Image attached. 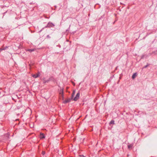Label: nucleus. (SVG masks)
<instances>
[{
  "label": "nucleus",
  "instance_id": "obj_17",
  "mask_svg": "<svg viewBox=\"0 0 157 157\" xmlns=\"http://www.w3.org/2000/svg\"><path fill=\"white\" fill-rule=\"evenodd\" d=\"M80 117H81V116H79V118H80Z\"/></svg>",
  "mask_w": 157,
  "mask_h": 157
},
{
  "label": "nucleus",
  "instance_id": "obj_10",
  "mask_svg": "<svg viewBox=\"0 0 157 157\" xmlns=\"http://www.w3.org/2000/svg\"><path fill=\"white\" fill-rule=\"evenodd\" d=\"M114 124V121L113 120H112L109 123V124Z\"/></svg>",
  "mask_w": 157,
  "mask_h": 157
},
{
  "label": "nucleus",
  "instance_id": "obj_3",
  "mask_svg": "<svg viewBox=\"0 0 157 157\" xmlns=\"http://www.w3.org/2000/svg\"><path fill=\"white\" fill-rule=\"evenodd\" d=\"M78 93L76 94V96L73 99L75 101H77L78 99Z\"/></svg>",
  "mask_w": 157,
  "mask_h": 157
},
{
  "label": "nucleus",
  "instance_id": "obj_9",
  "mask_svg": "<svg viewBox=\"0 0 157 157\" xmlns=\"http://www.w3.org/2000/svg\"><path fill=\"white\" fill-rule=\"evenodd\" d=\"M26 51H29V52H32L33 51H34V50L33 49H28L26 50Z\"/></svg>",
  "mask_w": 157,
  "mask_h": 157
},
{
  "label": "nucleus",
  "instance_id": "obj_14",
  "mask_svg": "<svg viewBox=\"0 0 157 157\" xmlns=\"http://www.w3.org/2000/svg\"><path fill=\"white\" fill-rule=\"evenodd\" d=\"M148 65H146L144 67V68H146V67H147L148 66Z\"/></svg>",
  "mask_w": 157,
  "mask_h": 157
},
{
  "label": "nucleus",
  "instance_id": "obj_5",
  "mask_svg": "<svg viewBox=\"0 0 157 157\" xmlns=\"http://www.w3.org/2000/svg\"><path fill=\"white\" fill-rule=\"evenodd\" d=\"M148 57L147 55H143L141 56V59H143L144 58H147Z\"/></svg>",
  "mask_w": 157,
  "mask_h": 157
},
{
  "label": "nucleus",
  "instance_id": "obj_12",
  "mask_svg": "<svg viewBox=\"0 0 157 157\" xmlns=\"http://www.w3.org/2000/svg\"><path fill=\"white\" fill-rule=\"evenodd\" d=\"M45 151H43L42 152V154L43 155H44L45 154Z\"/></svg>",
  "mask_w": 157,
  "mask_h": 157
},
{
  "label": "nucleus",
  "instance_id": "obj_1",
  "mask_svg": "<svg viewBox=\"0 0 157 157\" xmlns=\"http://www.w3.org/2000/svg\"><path fill=\"white\" fill-rule=\"evenodd\" d=\"M40 139H43V138H45V136L43 133H40Z\"/></svg>",
  "mask_w": 157,
  "mask_h": 157
},
{
  "label": "nucleus",
  "instance_id": "obj_8",
  "mask_svg": "<svg viewBox=\"0 0 157 157\" xmlns=\"http://www.w3.org/2000/svg\"><path fill=\"white\" fill-rule=\"evenodd\" d=\"M75 90H73L72 95V97H71V99H72L73 98V97L74 96L75 94Z\"/></svg>",
  "mask_w": 157,
  "mask_h": 157
},
{
  "label": "nucleus",
  "instance_id": "obj_2",
  "mask_svg": "<svg viewBox=\"0 0 157 157\" xmlns=\"http://www.w3.org/2000/svg\"><path fill=\"white\" fill-rule=\"evenodd\" d=\"M40 75L39 73H37L36 74L33 75H32V76L34 78H36L38 77Z\"/></svg>",
  "mask_w": 157,
  "mask_h": 157
},
{
  "label": "nucleus",
  "instance_id": "obj_16",
  "mask_svg": "<svg viewBox=\"0 0 157 157\" xmlns=\"http://www.w3.org/2000/svg\"><path fill=\"white\" fill-rule=\"evenodd\" d=\"M3 49H2V48H0V52L2 50H3Z\"/></svg>",
  "mask_w": 157,
  "mask_h": 157
},
{
  "label": "nucleus",
  "instance_id": "obj_4",
  "mask_svg": "<svg viewBox=\"0 0 157 157\" xmlns=\"http://www.w3.org/2000/svg\"><path fill=\"white\" fill-rule=\"evenodd\" d=\"M137 75V73H134L132 76V79H134Z\"/></svg>",
  "mask_w": 157,
  "mask_h": 157
},
{
  "label": "nucleus",
  "instance_id": "obj_13",
  "mask_svg": "<svg viewBox=\"0 0 157 157\" xmlns=\"http://www.w3.org/2000/svg\"><path fill=\"white\" fill-rule=\"evenodd\" d=\"M60 94L61 95V96L63 98V91H62V93H60Z\"/></svg>",
  "mask_w": 157,
  "mask_h": 157
},
{
  "label": "nucleus",
  "instance_id": "obj_11",
  "mask_svg": "<svg viewBox=\"0 0 157 157\" xmlns=\"http://www.w3.org/2000/svg\"><path fill=\"white\" fill-rule=\"evenodd\" d=\"M79 157H85L83 155H79Z\"/></svg>",
  "mask_w": 157,
  "mask_h": 157
},
{
  "label": "nucleus",
  "instance_id": "obj_15",
  "mask_svg": "<svg viewBox=\"0 0 157 157\" xmlns=\"http://www.w3.org/2000/svg\"><path fill=\"white\" fill-rule=\"evenodd\" d=\"M72 83L73 85L74 86H75V83L74 82H72Z\"/></svg>",
  "mask_w": 157,
  "mask_h": 157
},
{
  "label": "nucleus",
  "instance_id": "obj_6",
  "mask_svg": "<svg viewBox=\"0 0 157 157\" xmlns=\"http://www.w3.org/2000/svg\"><path fill=\"white\" fill-rule=\"evenodd\" d=\"M70 101V99H66V100H65L63 102L64 103H67L68 102H69Z\"/></svg>",
  "mask_w": 157,
  "mask_h": 157
},
{
  "label": "nucleus",
  "instance_id": "obj_7",
  "mask_svg": "<svg viewBox=\"0 0 157 157\" xmlns=\"http://www.w3.org/2000/svg\"><path fill=\"white\" fill-rule=\"evenodd\" d=\"M133 144H131L129 145H128V149H130V148H132V147H133Z\"/></svg>",
  "mask_w": 157,
  "mask_h": 157
}]
</instances>
